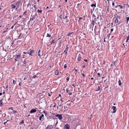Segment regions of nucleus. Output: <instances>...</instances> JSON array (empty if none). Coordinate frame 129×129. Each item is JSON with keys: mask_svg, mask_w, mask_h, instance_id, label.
Returning a JSON list of instances; mask_svg holds the SVG:
<instances>
[{"mask_svg": "<svg viewBox=\"0 0 129 129\" xmlns=\"http://www.w3.org/2000/svg\"><path fill=\"white\" fill-rule=\"evenodd\" d=\"M112 108L113 110V111L112 112L113 113H115L116 112V110H115L116 108V107L115 106H113L112 107Z\"/></svg>", "mask_w": 129, "mask_h": 129, "instance_id": "obj_7", "label": "nucleus"}, {"mask_svg": "<svg viewBox=\"0 0 129 129\" xmlns=\"http://www.w3.org/2000/svg\"><path fill=\"white\" fill-rule=\"evenodd\" d=\"M93 17H96V16L95 15H94L93 14Z\"/></svg>", "mask_w": 129, "mask_h": 129, "instance_id": "obj_52", "label": "nucleus"}, {"mask_svg": "<svg viewBox=\"0 0 129 129\" xmlns=\"http://www.w3.org/2000/svg\"><path fill=\"white\" fill-rule=\"evenodd\" d=\"M10 121H9V120H7L6 122H4V124H6V123L7 122H10Z\"/></svg>", "mask_w": 129, "mask_h": 129, "instance_id": "obj_25", "label": "nucleus"}, {"mask_svg": "<svg viewBox=\"0 0 129 129\" xmlns=\"http://www.w3.org/2000/svg\"><path fill=\"white\" fill-rule=\"evenodd\" d=\"M40 49L38 50V55L39 56H41V55L40 54Z\"/></svg>", "mask_w": 129, "mask_h": 129, "instance_id": "obj_16", "label": "nucleus"}, {"mask_svg": "<svg viewBox=\"0 0 129 129\" xmlns=\"http://www.w3.org/2000/svg\"><path fill=\"white\" fill-rule=\"evenodd\" d=\"M113 30V28H111V32Z\"/></svg>", "mask_w": 129, "mask_h": 129, "instance_id": "obj_45", "label": "nucleus"}, {"mask_svg": "<svg viewBox=\"0 0 129 129\" xmlns=\"http://www.w3.org/2000/svg\"><path fill=\"white\" fill-rule=\"evenodd\" d=\"M51 36V35L49 34H47V37H50Z\"/></svg>", "mask_w": 129, "mask_h": 129, "instance_id": "obj_24", "label": "nucleus"}, {"mask_svg": "<svg viewBox=\"0 0 129 129\" xmlns=\"http://www.w3.org/2000/svg\"><path fill=\"white\" fill-rule=\"evenodd\" d=\"M82 75H83V77H85V75L83 73L82 74Z\"/></svg>", "mask_w": 129, "mask_h": 129, "instance_id": "obj_40", "label": "nucleus"}, {"mask_svg": "<svg viewBox=\"0 0 129 129\" xmlns=\"http://www.w3.org/2000/svg\"><path fill=\"white\" fill-rule=\"evenodd\" d=\"M7 30H5V31H3V32H4V33H5L6 32H7Z\"/></svg>", "mask_w": 129, "mask_h": 129, "instance_id": "obj_48", "label": "nucleus"}, {"mask_svg": "<svg viewBox=\"0 0 129 129\" xmlns=\"http://www.w3.org/2000/svg\"><path fill=\"white\" fill-rule=\"evenodd\" d=\"M47 127H50V129H51L52 128H53V127L52 126V125L48 126Z\"/></svg>", "mask_w": 129, "mask_h": 129, "instance_id": "obj_22", "label": "nucleus"}, {"mask_svg": "<svg viewBox=\"0 0 129 129\" xmlns=\"http://www.w3.org/2000/svg\"><path fill=\"white\" fill-rule=\"evenodd\" d=\"M118 82L119 85V86L121 85V81L120 80H119L118 81Z\"/></svg>", "mask_w": 129, "mask_h": 129, "instance_id": "obj_17", "label": "nucleus"}, {"mask_svg": "<svg viewBox=\"0 0 129 129\" xmlns=\"http://www.w3.org/2000/svg\"><path fill=\"white\" fill-rule=\"evenodd\" d=\"M22 17V16L20 15V16H19V17Z\"/></svg>", "mask_w": 129, "mask_h": 129, "instance_id": "obj_63", "label": "nucleus"}, {"mask_svg": "<svg viewBox=\"0 0 129 129\" xmlns=\"http://www.w3.org/2000/svg\"><path fill=\"white\" fill-rule=\"evenodd\" d=\"M3 105V101L2 100L0 101V106H1Z\"/></svg>", "mask_w": 129, "mask_h": 129, "instance_id": "obj_19", "label": "nucleus"}, {"mask_svg": "<svg viewBox=\"0 0 129 129\" xmlns=\"http://www.w3.org/2000/svg\"><path fill=\"white\" fill-rule=\"evenodd\" d=\"M23 53L24 54H26L27 53V52H23Z\"/></svg>", "mask_w": 129, "mask_h": 129, "instance_id": "obj_57", "label": "nucleus"}, {"mask_svg": "<svg viewBox=\"0 0 129 129\" xmlns=\"http://www.w3.org/2000/svg\"><path fill=\"white\" fill-rule=\"evenodd\" d=\"M60 7V5H59V6H58V8H59V7Z\"/></svg>", "mask_w": 129, "mask_h": 129, "instance_id": "obj_64", "label": "nucleus"}, {"mask_svg": "<svg viewBox=\"0 0 129 129\" xmlns=\"http://www.w3.org/2000/svg\"><path fill=\"white\" fill-rule=\"evenodd\" d=\"M69 77H67V81H69Z\"/></svg>", "mask_w": 129, "mask_h": 129, "instance_id": "obj_35", "label": "nucleus"}, {"mask_svg": "<svg viewBox=\"0 0 129 129\" xmlns=\"http://www.w3.org/2000/svg\"><path fill=\"white\" fill-rule=\"evenodd\" d=\"M72 33H68V35H67V36H68V37H69L70 36V35L71 34H72Z\"/></svg>", "mask_w": 129, "mask_h": 129, "instance_id": "obj_23", "label": "nucleus"}, {"mask_svg": "<svg viewBox=\"0 0 129 129\" xmlns=\"http://www.w3.org/2000/svg\"><path fill=\"white\" fill-rule=\"evenodd\" d=\"M20 1H19L17 3H12V4H11V6L13 8H18L19 7V3L20 2Z\"/></svg>", "mask_w": 129, "mask_h": 129, "instance_id": "obj_1", "label": "nucleus"}, {"mask_svg": "<svg viewBox=\"0 0 129 129\" xmlns=\"http://www.w3.org/2000/svg\"><path fill=\"white\" fill-rule=\"evenodd\" d=\"M126 42H127L128 40L129 39V36H127L126 37Z\"/></svg>", "mask_w": 129, "mask_h": 129, "instance_id": "obj_21", "label": "nucleus"}, {"mask_svg": "<svg viewBox=\"0 0 129 129\" xmlns=\"http://www.w3.org/2000/svg\"><path fill=\"white\" fill-rule=\"evenodd\" d=\"M69 94L70 95H71L72 94V93H70Z\"/></svg>", "mask_w": 129, "mask_h": 129, "instance_id": "obj_51", "label": "nucleus"}, {"mask_svg": "<svg viewBox=\"0 0 129 129\" xmlns=\"http://www.w3.org/2000/svg\"><path fill=\"white\" fill-rule=\"evenodd\" d=\"M37 110L36 109H34L31 110L30 111V113H33L35 112Z\"/></svg>", "mask_w": 129, "mask_h": 129, "instance_id": "obj_8", "label": "nucleus"}, {"mask_svg": "<svg viewBox=\"0 0 129 129\" xmlns=\"http://www.w3.org/2000/svg\"><path fill=\"white\" fill-rule=\"evenodd\" d=\"M84 61H85L86 62H87V60L86 59H84Z\"/></svg>", "mask_w": 129, "mask_h": 129, "instance_id": "obj_47", "label": "nucleus"}, {"mask_svg": "<svg viewBox=\"0 0 129 129\" xmlns=\"http://www.w3.org/2000/svg\"><path fill=\"white\" fill-rule=\"evenodd\" d=\"M62 42V41H60V43H59V44H60Z\"/></svg>", "mask_w": 129, "mask_h": 129, "instance_id": "obj_56", "label": "nucleus"}, {"mask_svg": "<svg viewBox=\"0 0 129 129\" xmlns=\"http://www.w3.org/2000/svg\"><path fill=\"white\" fill-rule=\"evenodd\" d=\"M66 91H67V92H68L69 91V90H68V89H66Z\"/></svg>", "mask_w": 129, "mask_h": 129, "instance_id": "obj_37", "label": "nucleus"}, {"mask_svg": "<svg viewBox=\"0 0 129 129\" xmlns=\"http://www.w3.org/2000/svg\"><path fill=\"white\" fill-rule=\"evenodd\" d=\"M70 126L68 124H66L64 126V129H70Z\"/></svg>", "mask_w": 129, "mask_h": 129, "instance_id": "obj_5", "label": "nucleus"}, {"mask_svg": "<svg viewBox=\"0 0 129 129\" xmlns=\"http://www.w3.org/2000/svg\"><path fill=\"white\" fill-rule=\"evenodd\" d=\"M118 7H119V8L120 7V8H122V7L120 5H119L118 6L116 5L115 6V7L117 8Z\"/></svg>", "mask_w": 129, "mask_h": 129, "instance_id": "obj_12", "label": "nucleus"}, {"mask_svg": "<svg viewBox=\"0 0 129 129\" xmlns=\"http://www.w3.org/2000/svg\"><path fill=\"white\" fill-rule=\"evenodd\" d=\"M19 86H20L21 85V83H20L19 84Z\"/></svg>", "mask_w": 129, "mask_h": 129, "instance_id": "obj_53", "label": "nucleus"}, {"mask_svg": "<svg viewBox=\"0 0 129 129\" xmlns=\"http://www.w3.org/2000/svg\"><path fill=\"white\" fill-rule=\"evenodd\" d=\"M27 60L26 59H25L24 61H23V63L24 64V66H25V64L27 62Z\"/></svg>", "mask_w": 129, "mask_h": 129, "instance_id": "obj_11", "label": "nucleus"}, {"mask_svg": "<svg viewBox=\"0 0 129 129\" xmlns=\"http://www.w3.org/2000/svg\"><path fill=\"white\" fill-rule=\"evenodd\" d=\"M44 116V115L43 114H42L41 115V116L40 117H39V119L40 120H42L41 119H42V118Z\"/></svg>", "mask_w": 129, "mask_h": 129, "instance_id": "obj_13", "label": "nucleus"}, {"mask_svg": "<svg viewBox=\"0 0 129 129\" xmlns=\"http://www.w3.org/2000/svg\"><path fill=\"white\" fill-rule=\"evenodd\" d=\"M13 27H14V26H12V27H11V28H12V29L13 28Z\"/></svg>", "mask_w": 129, "mask_h": 129, "instance_id": "obj_61", "label": "nucleus"}, {"mask_svg": "<svg viewBox=\"0 0 129 129\" xmlns=\"http://www.w3.org/2000/svg\"><path fill=\"white\" fill-rule=\"evenodd\" d=\"M26 78H24V80H26Z\"/></svg>", "mask_w": 129, "mask_h": 129, "instance_id": "obj_58", "label": "nucleus"}, {"mask_svg": "<svg viewBox=\"0 0 129 129\" xmlns=\"http://www.w3.org/2000/svg\"><path fill=\"white\" fill-rule=\"evenodd\" d=\"M37 15V14H36H36H35V15H34V16H36Z\"/></svg>", "mask_w": 129, "mask_h": 129, "instance_id": "obj_62", "label": "nucleus"}, {"mask_svg": "<svg viewBox=\"0 0 129 129\" xmlns=\"http://www.w3.org/2000/svg\"><path fill=\"white\" fill-rule=\"evenodd\" d=\"M67 66L66 65V64H65L64 66V67L65 68H66L67 67Z\"/></svg>", "mask_w": 129, "mask_h": 129, "instance_id": "obj_32", "label": "nucleus"}, {"mask_svg": "<svg viewBox=\"0 0 129 129\" xmlns=\"http://www.w3.org/2000/svg\"><path fill=\"white\" fill-rule=\"evenodd\" d=\"M62 115L61 114H57L55 115V116L59 118V119L61 120L62 119Z\"/></svg>", "mask_w": 129, "mask_h": 129, "instance_id": "obj_4", "label": "nucleus"}, {"mask_svg": "<svg viewBox=\"0 0 129 129\" xmlns=\"http://www.w3.org/2000/svg\"><path fill=\"white\" fill-rule=\"evenodd\" d=\"M83 18L82 17H80L79 18V20H81Z\"/></svg>", "mask_w": 129, "mask_h": 129, "instance_id": "obj_43", "label": "nucleus"}, {"mask_svg": "<svg viewBox=\"0 0 129 129\" xmlns=\"http://www.w3.org/2000/svg\"><path fill=\"white\" fill-rule=\"evenodd\" d=\"M13 83L14 84H15L16 83V82H15V81L14 80H13Z\"/></svg>", "mask_w": 129, "mask_h": 129, "instance_id": "obj_36", "label": "nucleus"}, {"mask_svg": "<svg viewBox=\"0 0 129 129\" xmlns=\"http://www.w3.org/2000/svg\"><path fill=\"white\" fill-rule=\"evenodd\" d=\"M24 123V121L23 120L21 121V122H20V123Z\"/></svg>", "mask_w": 129, "mask_h": 129, "instance_id": "obj_30", "label": "nucleus"}, {"mask_svg": "<svg viewBox=\"0 0 129 129\" xmlns=\"http://www.w3.org/2000/svg\"><path fill=\"white\" fill-rule=\"evenodd\" d=\"M115 64V61H113L111 64V66H114Z\"/></svg>", "mask_w": 129, "mask_h": 129, "instance_id": "obj_15", "label": "nucleus"}, {"mask_svg": "<svg viewBox=\"0 0 129 129\" xmlns=\"http://www.w3.org/2000/svg\"><path fill=\"white\" fill-rule=\"evenodd\" d=\"M55 43V41L54 40H53V41H52L51 42V44L54 43Z\"/></svg>", "mask_w": 129, "mask_h": 129, "instance_id": "obj_26", "label": "nucleus"}, {"mask_svg": "<svg viewBox=\"0 0 129 129\" xmlns=\"http://www.w3.org/2000/svg\"><path fill=\"white\" fill-rule=\"evenodd\" d=\"M74 70L75 71H77V70L76 69H74Z\"/></svg>", "mask_w": 129, "mask_h": 129, "instance_id": "obj_55", "label": "nucleus"}, {"mask_svg": "<svg viewBox=\"0 0 129 129\" xmlns=\"http://www.w3.org/2000/svg\"><path fill=\"white\" fill-rule=\"evenodd\" d=\"M13 112H14V113H16V112H17V111H15V110H14V111H13Z\"/></svg>", "mask_w": 129, "mask_h": 129, "instance_id": "obj_41", "label": "nucleus"}, {"mask_svg": "<svg viewBox=\"0 0 129 129\" xmlns=\"http://www.w3.org/2000/svg\"><path fill=\"white\" fill-rule=\"evenodd\" d=\"M94 9H92L91 10V13H92V12L93 11H94Z\"/></svg>", "mask_w": 129, "mask_h": 129, "instance_id": "obj_44", "label": "nucleus"}, {"mask_svg": "<svg viewBox=\"0 0 129 129\" xmlns=\"http://www.w3.org/2000/svg\"><path fill=\"white\" fill-rule=\"evenodd\" d=\"M77 59L79 61H80L81 60L80 59L79 57H78L77 58Z\"/></svg>", "mask_w": 129, "mask_h": 129, "instance_id": "obj_34", "label": "nucleus"}, {"mask_svg": "<svg viewBox=\"0 0 129 129\" xmlns=\"http://www.w3.org/2000/svg\"><path fill=\"white\" fill-rule=\"evenodd\" d=\"M34 50H31L30 51V52L29 53V52H27V53L28 54H29L30 55L33 56V55L32 54V53H33L34 52Z\"/></svg>", "mask_w": 129, "mask_h": 129, "instance_id": "obj_10", "label": "nucleus"}, {"mask_svg": "<svg viewBox=\"0 0 129 129\" xmlns=\"http://www.w3.org/2000/svg\"><path fill=\"white\" fill-rule=\"evenodd\" d=\"M91 7H93L94 6V7H96V4L95 3L94 4H92L91 5Z\"/></svg>", "mask_w": 129, "mask_h": 129, "instance_id": "obj_18", "label": "nucleus"}, {"mask_svg": "<svg viewBox=\"0 0 129 129\" xmlns=\"http://www.w3.org/2000/svg\"><path fill=\"white\" fill-rule=\"evenodd\" d=\"M58 106H59V107H62V108H63V107L62 106L61 104H59H59H58Z\"/></svg>", "mask_w": 129, "mask_h": 129, "instance_id": "obj_27", "label": "nucleus"}, {"mask_svg": "<svg viewBox=\"0 0 129 129\" xmlns=\"http://www.w3.org/2000/svg\"><path fill=\"white\" fill-rule=\"evenodd\" d=\"M100 86H99V87H98V89H97V91H99V90H100Z\"/></svg>", "mask_w": 129, "mask_h": 129, "instance_id": "obj_29", "label": "nucleus"}, {"mask_svg": "<svg viewBox=\"0 0 129 129\" xmlns=\"http://www.w3.org/2000/svg\"><path fill=\"white\" fill-rule=\"evenodd\" d=\"M29 5H30V6H31V4H27V7H28Z\"/></svg>", "mask_w": 129, "mask_h": 129, "instance_id": "obj_42", "label": "nucleus"}, {"mask_svg": "<svg viewBox=\"0 0 129 129\" xmlns=\"http://www.w3.org/2000/svg\"><path fill=\"white\" fill-rule=\"evenodd\" d=\"M72 85L74 87H75L76 86L74 84H73V85Z\"/></svg>", "mask_w": 129, "mask_h": 129, "instance_id": "obj_46", "label": "nucleus"}, {"mask_svg": "<svg viewBox=\"0 0 129 129\" xmlns=\"http://www.w3.org/2000/svg\"><path fill=\"white\" fill-rule=\"evenodd\" d=\"M99 16L98 15H97L96 17H95V20L97 21L99 19Z\"/></svg>", "mask_w": 129, "mask_h": 129, "instance_id": "obj_14", "label": "nucleus"}, {"mask_svg": "<svg viewBox=\"0 0 129 129\" xmlns=\"http://www.w3.org/2000/svg\"><path fill=\"white\" fill-rule=\"evenodd\" d=\"M118 16H115V23H117L118 22Z\"/></svg>", "mask_w": 129, "mask_h": 129, "instance_id": "obj_6", "label": "nucleus"}, {"mask_svg": "<svg viewBox=\"0 0 129 129\" xmlns=\"http://www.w3.org/2000/svg\"><path fill=\"white\" fill-rule=\"evenodd\" d=\"M112 5H113V6H114V3H112Z\"/></svg>", "mask_w": 129, "mask_h": 129, "instance_id": "obj_49", "label": "nucleus"}, {"mask_svg": "<svg viewBox=\"0 0 129 129\" xmlns=\"http://www.w3.org/2000/svg\"><path fill=\"white\" fill-rule=\"evenodd\" d=\"M110 34H108V35H109V37L110 36Z\"/></svg>", "mask_w": 129, "mask_h": 129, "instance_id": "obj_60", "label": "nucleus"}, {"mask_svg": "<svg viewBox=\"0 0 129 129\" xmlns=\"http://www.w3.org/2000/svg\"><path fill=\"white\" fill-rule=\"evenodd\" d=\"M93 77H92L91 78V80H93Z\"/></svg>", "mask_w": 129, "mask_h": 129, "instance_id": "obj_59", "label": "nucleus"}, {"mask_svg": "<svg viewBox=\"0 0 129 129\" xmlns=\"http://www.w3.org/2000/svg\"><path fill=\"white\" fill-rule=\"evenodd\" d=\"M37 77V75H35L33 76V78H35Z\"/></svg>", "mask_w": 129, "mask_h": 129, "instance_id": "obj_31", "label": "nucleus"}, {"mask_svg": "<svg viewBox=\"0 0 129 129\" xmlns=\"http://www.w3.org/2000/svg\"><path fill=\"white\" fill-rule=\"evenodd\" d=\"M38 12H39L41 13L42 12L41 10H40L39 9L38 10Z\"/></svg>", "mask_w": 129, "mask_h": 129, "instance_id": "obj_28", "label": "nucleus"}, {"mask_svg": "<svg viewBox=\"0 0 129 129\" xmlns=\"http://www.w3.org/2000/svg\"><path fill=\"white\" fill-rule=\"evenodd\" d=\"M13 108L12 107H11V108H10V109L12 110L13 109Z\"/></svg>", "mask_w": 129, "mask_h": 129, "instance_id": "obj_50", "label": "nucleus"}, {"mask_svg": "<svg viewBox=\"0 0 129 129\" xmlns=\"http://www.w3.org/2000/svg\"><path fill=\"white\" fill-rule=\"evenodd\" d=\"M129 20V17H127L126 20L127 21V22Z\"/></svg>", "mask_w": 129, "mask_h": 129, "instance_id": "obj_33", "label": "nucleus"}, {"mask_svg": "<svg viewBox=\"0 0 129 129\" xmlns=\"http://www.w3.org/2000/svg\"><path fill=\"white\" fill-rule=\"evenodd\" d=\"M27 12L26 11H25V12L24 13H23V15H25L26 13Z\"/></svg>", "mask_w": 129, "mask_h": 129, "instance_id": "obj_38", "label": "nucleus"}, {"mask_svg": "<svg viewBox=\"0 0 129 129\" xmlns=\"http://www.w3.org/2000/svg\"><path fill=\"white\" fill-rule=\"evenodd\" d=\"M100 74L99 73H98L97 74V75L98 76H100Z\"/></svg>", "mask_w": 129, "mask_h": 129, "instance_id": "obj_39", "label": "nucleus"}, {"mask_svg": "<svg viewBox=\"0 0 129 129\" xmlns=\"http://www.w3.org/2000/svg\"><path fill=\"white\" fill-rule=\"evenodd\" d=\"M2 94V93L0 92V95H1Z\"/></svg>", "mask_w": 129, "mask_h": 129, "instance_id": "obj_54", "label": "nucleus"}, {"mask_svg": "<svg viewBox=\"0 0 129 129\" xmlns=\"http://www.w3.org/2000/svg\"><path fill=\"white\" fill-rule=\"evenodd\" d=\"M55 74L56 75H58V71H55Z\"/></svg>", "mask_w": 129, "mask_h": 129, "instance_id": "obj_20", "label": "nucleus"}, {"mask_svg": "<svg viewBox=\"0 0 129 129\" xmlns=\"http://www.w3.org/2000/svg\"><path fill=\"white\" fill-rule=\"evenodd\" d=\"M20 56L21 55L20 54L16 55V58L15 59V60L16 61H17L20 58Z\"/></svg>", "mask_w": 129, "mask_h": 129, "instance_id": "obj_3", "label": "nucleus"}, {"mask_svg": "<svg viewBox=\"0 0 129 129\" xmlns=\"http://www.w3.org/2000/svg\"><path fill=\"white\" fill-rule=\"evenodd\" d=\"M35 18V17L34 16H32V18H30L29 22L30 21H33L34 20V19Z\"/></svg>", "mask_w": 129, "mask_h": 129, "instance_id": "obj_9", "label": "nucleus"}, {"mask_svg": "<svg viewBox=\"0 0 129 129\" xmlns=\"http://www.w3.org/2000/svg\"><path fill=\"white\" fill-rule=\"evenodd\" d=\"M67 16H66L65 17L63 18V20L62 21V22L64 24H66L68 22L69 20L67 19Z\"/></svg>", "mask_w": 129, "mask_h": 129, "instance_id": "obj_2", "label": "nucleus"}]
</instances>
